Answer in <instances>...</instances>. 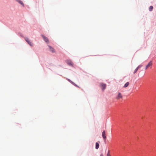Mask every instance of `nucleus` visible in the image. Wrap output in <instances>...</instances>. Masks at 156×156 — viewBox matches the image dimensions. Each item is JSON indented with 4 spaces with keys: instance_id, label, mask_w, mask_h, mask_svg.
Wrapping results in <instances>:
<instances>
[{
    "instance_id": "nucleus-1",
    "label": "nucleus",
    "mask_w": 156,
    "mask_h": 156,
    "mask_svg": "<svg viewBox=\"0 0 156 156\" xmlns=\"http://www.w3.org/2000/svg\"><path fill=\"white\" fill-rule=\"evenodd\" d=\"M152 62L151 61L149 62L148 64L146 66L145 68V70H146L149 67L151 68L152 66Z\"/></svg>"
},
{
    "instance_id": "nucleus-2",
    "label": "nucleus",
    "mask_w": 156,
    "mask_h": 156,
    "mask_svg": "<svg viewBox=\"0 0 156 156\" xmlns=\"http://www.w3.org/2000/svg\"><path fill=\"white\" fill-rule=\"evenodd\" d=\"M100 87L102 90H104L106 86V84H105L103 83H100Z\"/></svg>"
},
{
    "instance_id": "nucleus-3",
    "label": "nucleus",
    "mask_w": 156,
    "mask_h": 156,
    "mask_svg": "<svg viewBox=\"0 0 156 156\" xmlns=\"http://www.w3.org/2000/svg\"><path fill=\"white\" fill-rule=\"evenodd\" d=\"M122 98V96L120 92H118V95L116 97V99L117 100H119Z\"/></svg>"
},
{
    "instance_id": "nucleus-4",
    "label": "nucleus",
    "mask_w": 156,
    "mask_h": 156,
    "mask_svg": "<svg viewBox=\"0 0 156 156\" xmlns=\"http://www.w3.org/2000/svg\"><path fill=\"white\" fill-rule=\"evenodd\" d=\"M25 40L27 43L31 46H33V44L31 42L27 37H26L25 38Z\"/></svg>"
},
{
    "instance_id": "nucleus-5",
    "label": "nucleus",
    "mask_w": 156,
    "mask_h": 156,
    "mask_svg": "<svg viewBox=\"0 0 156 156\" xmlns=\"http://www.w3.org/2000/svg\"><path fill=\"white\" fill-rule=\"evenodd\" d=\"M102 136L105 142H106V136L105 132V130H104L102 133Z\"/></svg>"
},
{
    "instance_id": "nucleus-6",
    "label": "nucleus",
    "mask_w": 156,
    "mask_h": 156,
    "mask_svg": "<svg viewBox=\"0 0 156 156\" xmlns=\"http://www.w3.org/2000/svg\"><path fill=\"white\" fill-rule=\"evenodd\" d=\"M49 48V50L52 53H55V51L54 49L50 45H48Z\"/></svg>"
},
{
    "instance_id": "nucleus-7",
    "label": "nucleus",
    "mask_w": 156,
    "mask_h": 156,
    "mask_svg": "<svg viewBox=\"0 0 156 156\" xmlns=\"http://www.w3.org/2000/svg\"><path fill=\"white\" fill-rule=\"evenodd\" d=\"M42 36L43 38V39L47 43H49V41L47 37L43 35H42Z\"/></svg>"
},
{
    "instance_id": "nucleus-8",
    "label": "nucleus",
    "mask_w": 156,
    "mask_h": 156,
    "mask_svg": "<svg viewBox=\"0 0 156 156\" xmlns=\"http://www.w3.org/2000/svg\"><path fill=\"white\" fill-rule=\"evenodd\" d=\"M67 64L69 65L72 66H73V63L70 60H67L66 61Z\"/></svg>"
},
{
    "instance_id": "nucleus-9",
    "label": "nucleus",
    "mask_w": 156,
    "mask_h": 156,
    "mask_svg": "<svg viewBox=\"0 0 156 156\" xmlns=\"http://www.w3.org/2000/svg\"><path fill=\"white\" fill-rule=\"evenodd\" d=\"M17 2L18 3L21 4L23 6H24V4L23 2L21 1V0H16Z\"/></svg>"
},
{
    "instance_id": "nucleus-10",
    "label": "nucleus",
    "mask_w": 156,
    "mask_h": 156,
    "mask_svg": "<svg viewBox=\"0 0 156 156\" xmlns=\"http://www.w3.org/2000/svg\"><path fill=\"white\" fill-rule=\"evenodd\" d=\"M99 144L98 143L96 142V147H95L96 149H98L99 148Z\"/></svg>"
},
{
    "instance_id": "nucleus-11",
    "label": "nucleus",
    "mask_w": 156,
    "mask_h": 156,
    "mask_svg": "<svg viewBox=\"0 0 156 156\" xmlns=\"http://www.w3.org/2000/svg\"><path fill=\"white\" fill-rule=\"evenodd\" d=\"M129 82H126L125 84V85H124L123 87H127L129 85Z\"/></svg>"
},
{
    "instance_id": "nucleus-12",
    "label": "nucleus",
    "mask_w": 156,
    "mask_h": 156,
    "mask_svg": "<svg viewBox=\"0 0 156 156\" xmlns=\"http://www.w3.org/2000/svg\"><path fill=\"white\" fill-rule=\"evenodd\" d=\"M153 9V7L152 6H150L149 8V10L150 11H151Z\"/></svg>"
},
{
    "instance_id": "nucleus-13",
    "label": "nucleus",
    "mask_w": 156,
    "mask_h": 156,
    "mask_svg": "<svg viewBox=\"0 0 156 156\" xmlns=\"http://www.w3.org/2000/svg\"><path fill=\"white\" fill-rule=\"evenodd\" d=\"M67 80L71 83L72 84H73V85H75V86H76V84L72 81H71L69 79H68Z\"/></svg>"
},
{
    "instance_id": "nucleus-14",
    "label": "nucleus",
    "mask_w": 156,
    "mask_h": 156,
    "mask_svg": "<svg viewBox=\"0 0 156 156\" xmlns=\"http://www.w3.org/2000/svg\"><path fill=\"white\" fill-rule=\"evenodd\" d=\"M142 66V65H140L136 68L138 69L140 68Z\"/></svg>"
},
{
    "instance_id": "nucleus-15",
    "label": "nucleus",
    "mask_w": 156,
    "mask_h": 156,
    "mask_svg": "<svg viewBox=\"0 0 156 156\" xmlns=\"http://www.w3.org/2000/svg\"><path fill=\"white\" fill-rule=\"evenodd\" d=\"M138 69H137L136 68L135 70L134 71V72H133V73L134 74L137 71V70Z\"/></svg>"
},
{
    "instance_id": "nucleus-16",
    "label": "nucleus",
    "mask_w": 156,
    "mask_h": 156,
    "mask_svg": "<svg viewBox=\"0 0 156 156\" xmlns=\"http://www.w3.org/2000/svg\"><path fill=\"white\" fill-rule=\"evenodd\" d=\"M109 151H108V154H107V156H110V155L109 154Z\"/></svg>"
},
{
    "instance_id": "nucleus-17",
    "label": "nucleus",
    "mask_w": 156,
    "mask_h": 156,
    "mask_svg": "<svg viewBox=\"0 0 156 156\" xmlns=\"http://www.w3.org/2000/svg\"><path fill=\"white\" fill-rule=\"evenodd\" d=\"M100 156H103V154H101L100 155Z\"/></svg>"
}]
</instances>
